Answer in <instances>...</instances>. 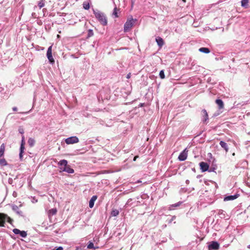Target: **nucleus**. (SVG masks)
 I'll use <instances>...</instances> for the list:
<instances>
[{
	"label": "nucleus",
	"instance_id": "obj_1",
	"mask_svg": "<svg viewBox=\"0 0 250 250\" xmlns=\"http://www.w3.org/2000/svg\"><path fill=\"white\" fill-rule=\"evenodd\" d=\"M93 13L97 19L103 25H106L107 24V19L104 13L98 10L93 9Z\"/></svg>",
	"mask_w": 250,
	"mask_h": 250
},
{
	"label": "nucleus",
	"instance_id": "obj_2",
	"mask_svg": "<svg viewBox=\"0 0 250 250\" xmlns=\"http://www.w3.org/2000/svg\"><path fill=\"white\" fill-rule=\"evenodd\" d=\"M58 165L60 166V168L62 171H65L68 173H73L74 170L67 165V161L65 160H61Z\"/></svg>",
	"mask_w": 250,
	"mask_h": 250
},
{
	"label": "nucleus",
	"instance_id": "obj_3",
	"mask_svg": "<svg viewBox=\"0 0 250 250\" xmlns=\"http://www.w3.org/2000/svg\"><path fill=\"white\" fill-rule=\"evenodd\" d=\"M137 21L136 19H134L131 17L128 18L124 24V31L128 32L130 28L132 27L134 23Z\"/></svg>",
	"mask_w": 250,
	"mask_h": 250
},
{
	"label": "nucleus",
	"instance_id": "obj_4",
	"mask_svg": "<svg viewBox=\"0 0 250 250\" xmlns=\"http://www.w3.org/2000/svg\"><path fill=\"white\" fill-rule=\"evenodd\" d=\"M12 219L7 215L0 213V226L4 227L5 222L11 223Z\"/></svg>",
	"mask_w": 250,
	"mask_h": 250
},
{
	"label": "nucleus",
	"instance_id": "obj_5",
	"mask_svg": "<svg viewBox=\"0 0 250 250\" xmlns=\"http://www.w3.org/2000/svg\"><path fill=\"white\" fill-rule=\"evenodd\" d=\"M24 145H25V138H24V136L22 135V136H21V144L20 148V153H19V157H20V159L21 160L23 158L22 154L24 152V150L25 149Z\"/></svg>",
	"mask_w": 250,
	"mask_h": 250
},
{
	"label": "nucleus",
	"instance_id": "obj_6",
	"mask_svg": "<svg viewBox=\"0 0 250 250\" xmlns=\"http://www.w3.org/2000/svg\"><path fill=\"white\" fill-rule=\"evenodd\" d=\"M79 141V138L77 136H72L65 139V142L67 145L76 144Z\"/></svg>",
	"mask_w": 250,
	"mask_h": 250
},
{
	"label": "nucleus",
	"instance_id": "obj_7",
	"mask_svg": "<svg viewBox=\"0 0 250 250\" xmlns=\"http://www.w3.org/2000/svg\"><path fill=\"white\" fill-rule=\"evenodd\" d=\"M52 45L50 46L47 50L46 56L49 60L50 63L53 64L55 62L54 59L53 58L52 54Z\"/></svg>",
	"mask_w": 250,
	"mask_h": 250
},
{
	"label": "nucleus",
	"instance_id": "obj_8",
	"mask_svg": "<svg viewBox=\"0 0 250 250\" xmlns=\"http://www.w3.org/2000/svg\"><path fill=\"white\" fill-rule=\"evenodd\" d=\"M219 248V244L216 241L211 242L208 246V250H217Z\"/></svg>",
	"mask_w": 250,
	"mask_h": 250
},
{
	"label": "nucleus",
	"instance_id": "obj_9",
	"mask_svg": "<svg viewBox=\"0 0 250 250\" xmlns=\"http://www.w3.org/2000/svg\"><path fill=\"white\" fill-rule=\"evenodd\" d=\"M13 232L15 234H20V236L23 238H25L27 236V232L24 230H20L18 229H13Z\"/></svg>",
	"mask_w": 250,
	"mask_h": 250
},
{
	"label": "nucleus",
	"instance_id": "obj_10",
	"mask_svg": "<svg viewBox=\"0 0 250 250\" xmlns=\"http://www.w3.org/2000/svg\"><path fill=\"white\" fill-rule=\"evenodd\" d=\"M187 156L188 150L186 148L178 156V159L181 161H185L187 158Z\"/></svg>",
	"mask_w": 250,
	"mask_h": 250
},
{
	"label": "nucleus",
	"instance_id": "obj_11",
	"mask_svg": "<svg viewBox=\"0 0 250 250\" xmlns=\"http://www.w3.org/2000/svg\"><path fill=\"white\" fill-rule=\"evenodd\" d=\"M200 168L203 172H205L208 169L209 165L206 162H201L199 164Z\"/></svg>",
	"mask_w": 250,
	"mask_h": 250
},
{
	"label": "nucleus",
	"instance_id": "obj_12",
	"mask_svg": "<svg viewBox=\"0 0 250 250\" xmlns=\"http://www.w3.org/2000/svg\"><path fill=\"white\" fill-rule=\"evenodd\" d=\"M97 199V196L96 195L93 196L90 199L89 202V207L90 208H92L94 206L95 201Z\"/></svg>",
	"mask_w": 250,
	"mask_h": 250
},
{
	"label": "nucleus",
	"instance_id": "obj_13",
	"mask_svg": "<svg viewBox=\"0 0 250 250\" xmlns=\"http://www.w3.org/2000/svg\"><path fill=\"white\" fill-rule=\"evenodd\" d=\"M216 104L218 105L219 109L224 108V104L223 101L221 99H217L215 101Z\"/></svg>",
	"mask_w": 250,
	"mask_h": 250
},
{
	"label": "nucleus",
	"instance_id": "obj_14",
	"mask_svg": "<svg viewBox=\"0 0 250 250\" xmlns=\"http://www.w3.org/2000/svg\"><path fill=\"white\" fill-rule=\"evenodd\" d=\"M219 144H220V146H221V147L225 150L226 152H228L229 151L228 146L225 142L221 141L220 142Z\"/></svg>",
	"mask_w": 250,
	"mask_h": 250
},
{
	"label": "nucleus",
	"instance_id": "obj_15",
	"mask_svg": "<svg viewBox=\"0 0 250 250\" xmlns=\"http://www.w3.org/2000/svg\"><path fill=\"white\" fill-rule=\"evenodd\" d=\"M237 197H238V196L237 195H229V196H228L225 197L224 200L225 201L233 200L236 199Z\"/></svg>",
	"mask_w": 250,
	"mask_h": 250
},
{
	"label": "nucleus",
	"instance_id": "obj_16",
	"mask_svg": "<svg viewBox=\"0 0 250 250\" xmlns=\"http://www.w3.org/2000/svg\"><path fill=\"white\" fill-rule=\"evenodd\" d=\"M87 248L88 249H92V250H96L98 249V247H95L94 245V244L91 241H89L88 245L87 246Z\"/></svg>",
	"mask_w": 250,
	"mask_h": 250
},
{
	"label": "nucleus",
	"instance_id": "obj_17",
	"mask_svg": "<svg viewBox=\"0 0 250 250\" xmlns=\"http://www.w3.org/2000/svg\"><path fill=\"white\" fill-rule=\"evenodd\" d=\"M164 43H165L164 41L162 38L159 37L157 39V45L160 47H161L164 44Z\"/></svg>",
	"mask_w": 250,
	"mask_h": 250
},
{
	"label": "nucleus",
	"instance_id": "obj_18",
	"mask_svg": "<svg viewBox=\"0 0 250 250\" xmlns=\"http://www.w3.org/2000/svg\"><path fill=\"white\" fill-rule=\"evenodd\" d=\"M4 150L5 145L4 144H2L0 146V158L4 155Z\"/></svg>",
	"mask_w": 250,
	"mask_h": 250
},
{
	"label": "nucleus",
	"instance_id": "obj_19",
	"mask_svg": "<svg viewBox=\"0 0 250 250\" xmlns=\"http://www.w3.org/2000/svg\"><path fill=\"white\" fill-rule=\"evenodd\" d=\"M199 51L204 53H209L210 52V50L206 47H201L199 48Z\"/></svg>",
	"mask_w": 250,
	"mask_h": 250
},
{
	"label": "nucleus",
	"instance_id": "obj_20",
	"mask_svg": "<svg viewBox=\"0 0 250 250\" xmlns=\"http://www.w3.org/2000/svg\"><path fill=\"white\" fill-rule=\"evenodd\" d=\"M45 0H41L40 1H39L38 3V7L41 9L42 8V7H43L45 5Z\"/></svg>",
	"mask_w": 250,
	"mask_h": 250
},
{
	"label": "nucleus",
	"instance_id": "obj_21",
	"mask_svg": "<svg viewBox=\"0 0 250 250\" xmlns=\"http://www.w3.org/2000/svg\"><path fill=\"white\" fill-rule=\"evenodd\" d=\"M13 209L18 214L22 216V212L19 210V208L17 206H13Z\"/></svg>",
	"mask_w": 250,
	"mask_h": 250
},
{
	"label": "nucleus",
	"instance_id": "obj_22",
	"mask_svg": "<svg viewBox=\"0 0 250 250\" xmlns=\"http://www.w3.org/2000/svg\"><path fill=\"white\" fill-rule=\"evenodd\" d=\"M35 140L32 138H29L28 140V144L30 147H32L35 144Z\"/></svg>",
	"mask_w": 250,
	"mask_h": 250
},
{
	"label": "nucleus",
	"instance_id": "obj_23",
	"mask_svg": "<svg viewBox=\"0 0 250 250\" xmlns=\"http://www.w3.org/2000/svg\"><path fill=\"white\" fill-rule=\"evenodd\" d=\"M119 214V211L117 209H113L111 212V215L112 216H117Z\"/></svg>",
	"mask_w": 250,
	"mask_h": 250
},
{
	"label": "nucleus",
	"instance_id": "obj_24",
	"mask_svg": "<svg viewBox=\"0 0 250 250\" xmlns=\"http://www.w3.org/2000/svg\"><path fill=\"white\" fill-rule=\"evenodd\" d=\"M57 213V209L56 208H52L49 210L48 215L49 216L54 215Z\"/></svg>",
	"mask_w": 250,
	"mask_h": 250
},
{
	"label": "nucleus",
	"instance_id": "obj_25",
	"mask_svg": "<svg viewBox=\"0 0 250 250\" xmlns=\"http://www.w3.org/2000/svg\"><path fill=\"white\" fill-rule=\"evenodd\" d=\"M8 165L6 161L4 158L0 159V165L1 166H5Z\"/></svg>",
	"mask_w": 250,
	"mask_h": 250
},
{
	"label": "nucleus",
	"instance_id": "obj_26",
	"mask_svg": "<svg viewBox=\"0 0 250 250\" xmlns=\"http://www.w3.org/2000/svg\"><path fill=\"white\" fill-rule=\"evenodd\" d=\"M202 112L204 114V121L206 122L208 119V114L207 111L206 110L203 109L202 110Z\"/></svg>",
	"mask_w": 250,
	"mask_h": 250
},
{
	"label": "nucleus",
	"instance_id": "obj_27",
	"mask_svg": "<svg viewBox=\"0 0 250 250\" xmlns=\"http://www.w3.org/2000/svg\"><path fill=\"white\" fill-rule=\"evenodd\" d=\"M248 0H242L241 1V5L243 7H246L248 5Z\"/></svg>",
	"mask_w": 250,
	"mask_h": 250
},
{
	"label": "nucleus",
	"instance_id": "obj_28",
	"mask_svg": "<svg viewBox=\"0 0 250 250\" xmlns=\"http://www.w3.org/2000/svg\"><path fill=\"white\" fill-rule=\"evenodd\" d=\"M94 35V33H93V30L92 29H89L88 30V33H87V38H90L91 37H92Z\"/></svg>",
	"mask_w": 250,
	"mask_h": 250
},
{
	"label": "nucleus",
	"instance_id": "obj_29",
	"mask_svg": "<svg viewBox=\"0 0 250 250\" xmlns=\"http://www.w3.org/2000/svg\"><path fill=\"white\" fill-rule=\"evenodd\" d=\"M83 8L85 10H88L90 8L89 4L88 3L83 2Z\"/></svg>",
	"mask_w": 250,
	"mask_h": 250
},
{
	"label": "nucleus",
	"instance_id": "obj_30",
	"mask_svg": "<svg viewBox=\"0 0 250 250\" xmlns=\"http://www.w3.org/2000/svg\"><path fill=\"white\" fill-rule=\"evenodd\" d=\"M18 131L20 134H21L22 135V136L23 135V134H24V130L22 126H20L19 127Z\"/></svg>",
	"mask_w": 250,
	"mask_h": 250
},
{
	"label": "nucleus",
	"instance_id": "obj_31",
	"mask_svg": "<svg viewBox=\"0 0 250 250\" xmlns=\"http://www.w3.org/2000/svg\"><path fill=\"white\" fill-rule=\"evenodd\" d=\"M117 7H115L113 12V15L115 16V17L117 18L118 17L117 14Z\"/></svg>",
	"mask_w": 250,
	"mask_h": 250
},
{
	"label": "nucleus",
	"instance_id": "obj_32",
	"mask_svg": "<svg viewBox=\"0 0 250 250\" xmlns=\"http://www.w3.org/2000/svg\"><path fill=\"white\" fill-rule=\"evenodd\" d=\"M159 76H160V77L162 79L165 78V74H164V71L163 70H161L160 72Z\"/></svg>",
	"mask_w": 250,
	"mask_h": 250
},
{
	"label": "nucleus",
	"instance_id": "obj_33",
	"mask_svg": "<svg viewBox=\"0 0 250 250\" xmlns=\"http://www.w3.org/2000/svg\"><path fill=\"white\" fill-rule=\"evenodd\" d=\"M181 204V203H177V204H175L174 205H172V207H178L179 206L180 204Z\"/></svg>",
	"mask_w": 250,
	"mask_h": 250
},
{
	"label": "nucleus",
	"instance_id": "obj_34",
	"mask_svg": "<svg viewBox=\"0 0 250 250\" xmlns=\"http://www.w3.org/2000/svg\"><path fill=\"white\" fill-rule=\"evenodd\" d=\"M32 16L34 18H37V16L36 15V14L35 13H33L32 14Z\"/></svg>",
	"mask_w": 250,
	"mask_h": 250
},
{
	"label": "nucleus",
	"instance_id": "obj_35",
	"mask_svg": "<svg viewBox=\"0 0 250 250\" xmlns=\"http://www.w3.org/2000/svg\"><path fill=\"white\" fill-rule=\"evenodd\" d=\"M54 250H63V248L62 247H59Z\"/></svg>",
	"mask_w": 250,
	"mask_h": 250
},
{
	"label": "nucleus",
	"instance_id": "obj_36",
	"mask_svg": "<svg viewBox=\"0 0 250 250\" xmlns=\"http://www.w3.org/2000/svg\"><path fill=\"white\" fill-rule=\"evenodd\" d=\"M17 193L16 191H14L13 193V196L14 197H17Z\"/></svg>",
	"mask_w": 250,
	"mask_h": 250
},
{
	"label": "nucleus",
	"instance_id": "obj_37",
	"mask_svg": "<svg viewBox=\"0 0 250 250\" xmlns=\"http://www.w3.org/2000/svg\"><path fill=\"white\" fill-rule=\"evenodd\" d=\"M130 77H131V73H128V74L127 75V76H126V78H127V79H129V78H130Z\"/></svg>",
	"mask_w": 250,
	"mask_h": 250
},
{
	"label": "nucleus",
	"instance_id": "obj_38",
	"mask_svg": "<svg viewBox=\"0 0 250 250\" xmlns=\"http://www.w3.org/2000/svg\"><path fill=\"white\" fill-rule=\"evenodd\" d=\"M13 110L14 111H16L18 109L17 107H13V108H12Z\"/></svg>",
	"mask_w": 250,
	"mask_h": 250
},
{
	"label": "nucleus",
	"instance_id": "obj_39",
	"mask_svg": "<svg viewBox=\"0 0 250 250\" xmlns=\"http://www.w3.org/2000/svg\"><path fill=\"white\" fill-rule=\"evenodd\" d=\"M138 157V156H135V157H134V158H133V161H135L136 160V159H137V158Z\"/></svg>",
	"mask_w": 250,
	"mask_h": 250
},
{
	"label": "nucleus",
	"instance_id": "obj_40",
	"mask_svg": "<svg viewBox=\"0 0 250 250\" xmlns=\"http://www.w3.org/2000/svg\"><path fill=\"white\" fill-rule=\"evenodd\" d=\"M46 8H43V9H42V12H43V13H44V12H46Z\"/></svg>",
	"mask_w": 250,
	"mask_h": 250
},
{
	"label": "nucleus",
	"instance_id": "obj_41",
	"mask_svg": "<svg viewBox=\"0 0 250 250\" xmlns=\"http://www.w3.org/2000/svg\"><path fill=\"white\" fill-rule=\"evenodd\" d=\"M131 200H132V199H129L128 200V201H127V204H128V203L130 202V201H131Z\"/></svg>",
	"mask_w": 250,
	"mask_h": 250
},
{
	"label": "nucleus",
	"instance_id": "obj_42",
	"mask_svg": "<svg viewBox=\"0 0 250 250\" xmlns=\"http://www.w3.org/2000/svg\"><path fill=\"white\" fill-rule=\"evenodd\" d=\"M141 182H142L140 180H138L136 183H141Z\"/></svg>",
	"mask_w": 250,
	"mask_h": 250
},
{
	"label": "nucleus",
	"instance_id": "obj_43",
	"mask_svg": "<svg viewBox=\"0 0 250 250\" xmlns=\"http://www.w3.org/2000/svg\"><path fill=\"white\" fill-rule=\"evenodd\" d=\"M144 104H140V105L141 106H143Z\"/></svg>",
	"mask_w": 250,
	"mask_h": 250
},
{
	"label": "nucleus",
	"instance_id": "obj_44",
	"mask_svg": "<svg viewBox=\"0 0 250 250\" xmlns=\"http://www.w3.org/2000/svg\"><path fill=\"white\" fill-rule=\"evenodd\" d=\"M11 181H12V179H9L8 180L9 183H10V182H11Z\"/></svg>",
	"mask_w": 250,
	"mask_h": 250
},
{
	"label": "nucleus",
	"instance_id": "obj_45",
	"mask_svg": "<svg viewBox=\"0 0 250 250\" xmlns=\"http://www.w3.org/2000/svg\"><path fill=\"white\" fill-rule=\"evenodd\" d=\"M37 8V6L36 5H35L34 7V10Z\"/></svg>",
	"mask_w": 250,
	"mask_h": 250
},
{
	"label": "nucleus",
	"instance_id": "obj_46",
	"mask_svg": "<svg viewBox=\"0 0 250 250\" xmlns=\"http://www.w3.org/2000/svg\"><path fill=\"white\" fill-rule=\"evenodd\" d=\"M58 38H59L60 36L59 35H57Z\"/></svg>",
	"mask_w": 250,
	"mask_h": 250
},
{
	"label": "nucleus",
	"instance_id": "obj_47",
	"mask_svg": "<svg viewBox=\"0 0 250 250\" xmlns=\"http://www.w3.org/2000/svg\"><path fill=\"white\" fill-rule=\"evenodd\" d=\"M184 2H186V0H183Z\"/></svg>",
	"mask_w": 250,
	"mask_h": 250
},
{
	"label": "nucleus",
	"instance_id": "obj_48",
	"mask_svg": "<svg viewBox=\"0 0 250 250\" xmlns=\"http://www.w3.org/2000/svg\"><path fill=\"white\" fill-rule=\"evenodd\" d=\"M248 248L250 249V245L248 246Z\"/></svg>",
	"mask_w": 250,
	"mask_h": 250
}]
</instances>
